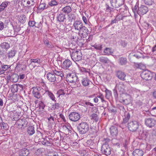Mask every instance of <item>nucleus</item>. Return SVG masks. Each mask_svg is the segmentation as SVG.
<instances>
[{"label":"nucleus","mask_w":156,"mask_h":156,"mask_svg":"<svg viewBox=\"0 0 156 156\" xmlns=\"http://www.w3.org/2000/svg\"><path fill=\"white\" fill-rule=\"evenodd\" d=\"M148 11V9L147 7L144 5H141L138 7V14L139 15H143L145 14Z\"/></svg>","instance_id":"obj_15"},{"label":"nucleus","mask_w":156,"mask_h":156,"mask_svg":"<svg viewBox=\"0 0 156 156\" xmlns=\"http://www.w3.org/2000/svg\"><path fill=\"white\" fill-rule=\"evenodd\" d=\"M110 132L111 135L113 136H116L118 133L117 128L114 126H112L110 128Z\"/></svg>","instance_id":"obj_25"},{"label":"nucleus","mask_w":156,"mask_h":156,"mask_svg":"<svg viewBox=\"0 0 156 156\" xmlns=\"http://www.w3.org/2000/svg\"><path fill=\"white\" fill-rule=\"evenodd\" d=\"M66 15L63 13H61L57 16V20L59 22H63L64 20L66 19Z\"/></svg>","instance_id":"obj_24"},{"label":"nucleus","mask_w":156,"mask_h":156,"mask_svg":"<svg viewBox=\"0 0 156 156\" xmlns=\"http://www.w3.org/2000/svg\"><path fill=\"white\" fill-rule=\"evenodd\" d=\"M52 72L55 75L60 76L61 78L64 77V73L60 69L57 68L52 69Z\"/></svg>","instance_id":"obj_17"},{"label":"nucleus","mask_w":156,"mask_h":156,"mask_svg":"<svg viewBox=\"0 0 156 156\" xmlns=\"http://www.w3.org/2000/svg\"><path fill=\"white\" fill-rule=\"evenodd\" d=\"M104 52L105 53V55H109L112 53V52L111 51L110 48H106L104 51Z\"/></svg>","instance_id":"obj_39"},{"label":"nucleus","mask_w":156,"mask_h":156,"mask_svg":"<svg viewBox=\"0 0 156 156\" xmlns=\"http://www.w3.org/2000/svg\"><path fill=\"white\" fill-rule=\"evenodd\" d=\"M29 154V150L24 148L20 150L19 152V156H27Z\"/></svg>","instance_id":"obj_20"},{"label":"nucleus","mask_w":156,"mask_h":156,"mask_svg":"<svg viewBox=\"0 0 156 156\" xmlns=\"http://www.w3.org/2000/svg\"><path fill=\"white\" fill-rule=\"evenodd\" d=\"M145 3L148 5H152L154 3L153 0H144Z\"/></svg>","instance_id":"obj_49"},{"label":"nucleus","mask_w":156,"mask_h":156,"mask_svg":"<svg viewBox=\"0 0 156 156\" xmlns=\"http://www.w3.org/2000/svg\"><path fill=\"white\" fill-rule=\"evenodd\" d=\"M116 76L120 80H125L126 75L124 72L121 71H119L117 72Z\"/></svg>","instance_id":"obj_22"},{"label":"nucleus","mask_w":156,"mask_h":156,"mask_svg":"<svg viewBox=\"0 0 156 156\" xmlns=\"http://www.w3.org/2000/svg\"><path fill=\"white\" fill-rule=\"evenodd\" d=\"M155 121L151 118L147 119L145 120L146 125L150 127L154 126L155 125Z\"/></svg>","instance_id":"obj_19"},{"label":"nucleus","mask_w":156,"mask_h":156,"mask_svg":"<svg viewBox=\"0 0 156 156\" xmlns=\"http://www.w3.org/2000/svg\"><path fill=\"white\" fill-rule=\"evenodd\" d=\"M112 6L113 7L118 8L124 4V0H110Z\"/></svg>","instance_id":"obj_10"},{"label":"nucleus","mask_w":156,"mask_h":156,"mask_svg":"<svg viewBox=\"0 0 156 156\" xmlns=\"http://www.w3.org/2000/svg\"><path fill=\"white\" fill-rule=\"evenodd\" d=\"M138 7V5L136 4L134 7H132V8L133 11L135 15L136 14H138V9L137 10Z\"/></svg>","instance_id":"obj_40"},{"label":"nucleus","mask_w":156,"mask_h":156,"mask_svg":"<svg viewBox=\"0 0 156 156\" xmlns=\"http://www.w3.org/2000/svg\"><path fill=\"white\" fill-rule=\"evenodd\" d=\"M36 23L34 21H30L28 22V25L30 27H33L35 25Z\"/></svg>","instance_id":"obj_51"},{"label":"nucleus","mask_w":156,"mask_h":156,"mask_svg":"<svg viewBox=\"0 0 156 156\" xmlns=\"http://www.w3.org/2000/svg\"><path fill=\"white\" fill-rule=\"evenodd\" d=\"M49 123L50 124H52L54 122V118L52 116H51L50 118H48Z\"/></svg>","instance_id":"obj_53"},{"label":"nucleus","mask_w":156,"mask_h":156,"mask_svg":"<svg viewBox=\"0 0 156 156\" xmlns=\"http://www.w3.org/2000/svg\"><path fill=\"white\" fill-rule=\"evenodd\" d=\"M19 128H24L26 127L27 122L25 119H19L16 122Z\"/></svg>","instance_id":"obj_11"},{"label":"nucleus","mask_w":156,"mask_h":156,"mask_svg":"<svg viewBox=\"0 0 156 156\" xmlns=\"http://www.w3.org/2000/svg\"><path fill=\"white\" fill-rule=\"evenodd\" d=\"M81 81L82 84L84 87L88 86L90 82L88 78L87 77L83 78Z\"/></svg>","instance_id":"obj_28"},{"label":"nucleus","mask_w":156,"mask_h":156,"mask_svg":"<svg viewBox=\"0 0 156 156\" xmlns=\"http://www.w3.org/2000/svg\"><path fill=\"white\" fill-rule=\"evenodd\" d=\"M139 127L138 122L134 121L130 122L128 124V127L130 131L135 132L136 131Z\"/></svg>","instance_id":"obj_5"},{"label":"nucleus","mask_w":156,"mask_h":156,"mask_svg":"<svg viewBox=\"0 0 156 156\" xmlns=\"http://www.w3.org/2000/svg\"><path fill=\"white\" fill-rule=\"evenodd\" d=\"M27 133L30 135H32L35 133L34 127L32 126H29L28 128Z\"/></svg>","instance_id":"obj_34"},{"label":"nucleus","mask_w":156,"mask_h":156,"mask_svg":"<svg viewBox=\"0 0 156 156\" xmlns=\"http://www.w3.org/2000/svg\"><path fill=\"white\" fill-rule=\"evenodd\" d=\"M13 88L14 89V90L16 92H17L18 90V86L16 85H14L13 86Z\"/></svg>","instance_id":"obj_64"},{"label":"nucleus","mask_w":156,"mask_h":156,"mask_svg":"<svg viewBox=\"0 0 156 156\" xmlns=\"http://www.w3.org/2000/svg\"><path fill=\"white\" fill-rule=\"evenodd\" d=\"M91 119L93 120L96 122H97L99 119V118L98 116V115L96 114H93L91 116Z\"/></svg>","instance_id":"obj_38"},{"label":"nucleus","mask_w":156,"mask_h":156,"mask_svg":"<svg viewBox=\"0 0 156 156\" xmlns=\"http://www.w3.org/2000/svg\"><path fill=\"white\" fill-rule=\"evenodd\" d=\"M1 67L2 70L5 71L9 68V66L8 65H2Z\"/></svg>","instance_id":"obj_54"},{"label":"nucleus","mask_w":156,"mask_h":156,"mask_svg":"<svg viewBox=\"0 0 156 156\" xmlns=\"http://www.w3.org/2000/svg\"><path fill=\"white\" fill-rule=\"evenodd\" d=\"M60 2L63 4H71L72 2V0H60Z\"/></svg>","instance_id":"obj_43"},{"label":"nucleus","mask_w":156,"mask_h":156,"mask_svg":"<svg viewBox=\"0 0 156 156\" xmlns=\"http://www.w3.org/2000/svg\"><path fill=\"white\" fill-rule=\"evenodd\" d=\"M108 110L112 112L115 113L116 112V110L114 109L113 108H109Z\"/></svg>","instance_id":"obj_63"},{"label":"nucleus","mask_w":156,"mask_h":156,"mask_svg":"<svg viewBox=\"0 0 156 156\" xmlns=\"http://www.w3.org/2000/svg\"><path fill=\"white\" fill-rule=\"evenodd\" d=\"M105 92L106 93L105 97L107 99H109L112 96V92L111 91L106 89Z\"/></svg>","instance_id":"obj_37"},{"label":"nucleus","mask_w":156,"mask_h":156,"mask_svg":"<svg viewBox=\"0 0 156 156\" xmlns=\"http://www.w3.org/2000/svg\"><path fill=\"white\" fill-rule=\"evenodd\" d=\"M101 151L104 154L107 155L111 153V149L109 145L107 144H104L101 147Z\"/></svg>","instance_id":"obj_13"},{"label":"nucleus","mask_w":156,"mask_h":156,"mask_svg":"<svg viewBox=\"0 0 156 156\" xmlns=\"http://www.w3.org/2000/svg\"><path fill=\"white\" fill-rule=\"evenodd\" d=\"M43 85H42L43 87L44 85L43 84ZM43 88H43H41V87H34L32 88V93L34 96L37 98H39L41 97V94L40 93L39 91L41 90Z\"/></svg>","instance_id":"obj_7"},{"label":"nucleus","mask_w":156,"mask_h":156,"mask_svg":"<svg viewBox=\"0 0 156 156\" xmlns=\"http://www.w3.org/2000/svg\"><path fill=\"white\" fill-rule=\"evenodd\" d=\"M120 45L123 47H125L127 45V42L121 40L119 41Z\"/></svg>","instance_id":"obj_48"},{"label":"nucleus","mask_w":156,"mask_h":156,"mask_svg":"<svg viewBox=\"0 0 156 156\" xmlns=\"http://www.w3.org/2000/svg\"><path fill=\"white\" fill-rule=\"evenodd\" d=\"M68 17L70 19V20L73 19L74 18V15L72 13H70L68 15Z\"/></svg>","instance_id":"obj_59"},{"label":"nucleus","mask_w":156,"mask_h":156,"mask_svg":"<svg viewBox=\"0 0 156 156\" xmlns=\"http://www.w3.org/2000/svg\"><path fill=\"white\" fill-rule=\"evenodd\" d=\"M62 129L64 133H69V131L71 130V127L69 124H66L65 125L63 126Z\"/></svg>","instance_id":"obj_26"},{"label":"nucleus","mask_w":156,"mask_h":156,"mask_svg":"<svg viewBox=\"0 0 156 156\" xmlns=\"http://www.w3.org/2000/svg\"><path fill=\"white\" fill-rule=\"evenodd\" d=\"M84 103H83V106H84V107H88V106H93V104L90 102H84Z\"/></svg>","instance_id":"obj_52"},{"label":"nucleus","mask_w":156,"mask_h":156,"mask_svg":"<svg viewBox=\"0 0 156 156\" xmlns=\"http://www.w3.org/2000/svg\"><path fill=\"white\" fill-rule=\"evenodd\" d=\"M9 2L8 1H5L3 2L0 5V12L4 11L5 8L8 5Z\"/></svg>","instance_id":"obj_27"},{"label":"nucleus","mask_w":156,"mask_h":156,"mask_svg":"<svg viewBox=\"0 0 156 156\" xmlns=\"http://www.w3.org/2000/svg\"><path fill=\"white\" fill-rule=\"evenodd\" d=\"M58 4V2L55 0H52L50 3V5L52 6L56 5Z\"/></svg>","instance_id":"obj_46"},{"label":"nucleus","mask_w":156,"mask_h":156,"mask_svg":"<svg viewBox=\"0 0 156 156\" xmlns=\"http://www.w3.org/2000/svg\"><path fill=\"white\" fill-rule=\"evenodd\" d=\"M38 23L37 26H35V27L38 28H40L42 26V23L41 22H40L39 23H37V24Z\"/></svg>","instance_id":"obj_61"},{"label":"nucleus","mask_w":156,"mask_h":156,"mask_svg":"<svg viewBox=\"0 0 156 156\" xmlns=\"http://www.w3.org/2000/svg\"><path fill=\"white\" fill-rule=\"evenodd\" d=\"M97 97L100 98L102 102L104 101V96L102 94H100L97 96Z\"/></svg>","instance_id":"obj_60"},{"label":"nucleus","mask_w":156,"mask_h":156,"mask_svg":"<svg viewBox=\"0 0 156 156\" xmlns=\"http://www.w3.org/2000/svg\"><path fill=\"white\" fill-rule=\"evenodd\" d=\"M46 77L48 81L50 82H54L56 80V77L52 71L46 74Z\"/></svg>","instance_id":"obj_16"},{"label":"nucleus","mask_w":156,"mask_h":156,"mask_svg":"<svg viewBox=\"0 0 156 156\" xmlns=\"http://www.w3.org/2000/svg\"><path fill=\"white\" fill-rule=\"evenodd\" d=\"M78 128L80 133L84 134L88 131L89 126L86 122H82L79 124Z\"/></svg>","instance_id":"obj_2"},{"label":"nucleus","mask_w":156,"mask_h":156,"mask_svg":"<svg viewBox=\"0 0 156 156\" xmlns=\"http://www.w3.org/2000/svg\"><path fill=\"white\" fill-rule=\"evenodd\" d=\"M144 154V152L140 149H136L134 151L133 153V156H143Z\"/></svg>","instance_id":"obj_23"},{"label":"nucleus","mask_w":156,"mask_h":156,"mask_svg":"<svg viewBox=\"0 0 156 156\" xmlns=\"http://www.w3.org/2000/svg\"><path fill=\"white\" fill-rule=\"evenodd\" d=\"M45 5L44 3L40 4L39 6L38 7V9L40 11H43L45 8Z\"/></svg>","instance_id":"obj_41"},{"label":"nucleus","mask_w":156,"mask_h":156,"mask_svg":"<svg viewBox=\"0 0 156 156\" xmlns=\"http://www.w3.org/2000/svg\"><path fill=\"white\" fill-rule=\"evenodd\" d=\"M4 23L1 21H0V30H2L4 29Z\"/></svg>","instance_id":"obj_58"},{"label":"nucleus","mask_w":156,"mask_h":156,"mask_svg":"<svg viewBox=\"0 0 156 156\" xmlns=\"http://www.w3.org/2000/svg\"><path fill=\"white\" fill-rule=\"evenodd\" d=\"M69 118L72 121L76 122L80 119V115L77 112H72L69 114Z\"/></svg>","instance_id":"obj_8"},{"label":"nucleus","mask_w":156,"mask_h":156,"mask_svg":"<svg viewBox=\"0 0 156 156\" xmlns=\"http://www.w3.org/2000/svg\"><path fill=\"white\" fill-rule=\"evenodd\" d=\"M73 27L76 30L78 31V34L81 38L86 37L89 34V31L87 27L83 25L80 21L76 20L74 22Z\"/></svg>","instance_id":"obj_1"},{"label":"nucleus","mask_w":156,"mask_h":156,"mask_svg":"<svg viewBox=\"0 0 156 156\" xmlns=\"http://www.w3.org/2000/svg\"><path fill=\"white\" fill-rule=\"evenodd\" d=\"M12 78L13 79V81L14 82H16L18 80L19 76L17 74L13 75Z\"/></svg>","instance_id":"obj_42"},{"label":"nucleus","mask_w":156,"mask_h":156,"mask_svg":"<svg viewBox=\"0 0 156 156\" xmlns=\"http://www.w3.org/2000/svg\"><path fill=\"white\" fill-rule=\"evenodd\" d=\"M78 77L74 73H69L66 76V81L70 83H75L77 80Z\"/></svg>","instance_id":"obj_6"},{"label":"nucleus","mask_w":156,"mask_h":156,"mask_svg":"<svg viewBox=\"0 0 156 156\" xmlns=\"http://www.w3.org/2000/svg\"><path fill=\"white\" fill-rule=\"evenodd\" d=\"M43 84L44 85L43 86V90L44 91V94L48 95L50 99L54 101L55 102L56 100L55 95L51 91L49 90L48 87L46 86L45 83H43Z\"/></svg>","instance_id":"obj_4"},{"label":"nucleus","mask_w":156,"mask_h":156,"mask_svg":"<svg viewBox=\"0 0 156 156\" xmlns=\"http://www.w3.org/2000/svg\"><path fill=\"white\" fill-rule=\"evenodd\" d=\"M125 98L122 100V102L125 105L129 104L131 103L132 100L131 96L129 95L126 94L125 95ZM120 101L122 102V101Z\"/></svg>","instance_id":"obj_18"},{"label":"nucleus","mask_w":156,"mask_h":156,"mask_svg":"<svg viewBox=\"0 0 156 156\" xmlns=\"http://www.w3.org/2000/svg\"><path fill=\"white\" fill-rule=\"evenodd\" d=\"M65 93L64 92V91L62 90H59L57 93V94H58V97H59L61 95H64Z\"/></svg>","instance_id":"obj_50"},{"label":"nucleus","mask_w":156,"mask_h":156,"mask_svg":"<svg viewBox=\"0 0 156 156\" xmlns=\"http://www.w3.org/2000/svg\"><path fill=\"white\" fill-rule=\"evenodd\" d=\"M1 48L3 49L7 50L10 47L9 44L6 42H4L0 44Z\"/></svg>","instance_id":"obj_32"},{"label":"nucleus","mask_w":156,"mask_h":156,"mask_svg":"<svg viewBox=\"0 0 156 156\" xmlns=\"http://www.w3.org/2000/svg\"><path fill=\"white\" fill-rule=\"evenodd\" d=\"M71 56L74 61H79L81 59L82 54L80 51H74L71 54Z\"/></svg>","instance_id":"obj_3"},{"label":"nucleus","mask_w":156,"mask_h":156,"mask_svg":"<svg viewBox=\"0 0 156 156\" xmlns=\"http://www.w3.org/2000/svg\"><path fill=\"white\" fill-rule=\"evenodd\" d=\"M127 62V59L126 58L121 57L119 59V63L121 66L126 65Z\"/></svg>","instance_id":"obj_30"},{"label":"nucleus","mask_w":156,"mask_h":156,"mask_svg":"<svg viewBox=\"0 0 156 156\" xmlns=\"http://www.w3.org/2000/svg\"><path fill=\"white\" fill-rule=\"evenodd\" d=\"M31 7L30 6H28L27 8H26L25 9V12L26 13H29L30 14L31 13Z\"/></svg>","instance_id":"obj_55"},{"label":"nucleus","mask_w":156,"mask_h":156,"mask_svg":"<svg viewBox=\"0 0 156 156\" xmlns=\"http://www.w3.org/2000/svg\"><path fill=\"white\" fill-rule=\"evenodd\" d=\"M80 71L82 72H87L88 73L89 72L87 71V69L83 67H80Z\"/></svg>","instance_id":"obj_57"},{"label":"nucleus","mask_w":156,"mask_h":156,"mask_svg":"<svg viewBox=\"0 0 156 156\" xmlns=\"http://www.w3.org/2000/svg\"><path fill=\"white\" fill-rule=\"evenodd\" d=\"M62 11L66 14H68L70 13L72 11L71 8L68 6H67L62 9Z\"/></svg>","instance_id":"obj_29"},{"label":"nucleus","mask_w":156,"mask_h":156,"mask_svg":"<svg viewBox=\"0 0 156 156\" xmlns=\"http://www.w3.org/2000/svg\"><path fill=\"white\" fill-rule=\"evenodd\" d=\"M120 113L122 114V112H124L125 116L123 118V122L124 123H127L129 120L130 118V114L129 113L127 112L125 109V108H122L120 109Z\"/></svg>","instance_id":"obj_14"},{"label":"nucleus","mask_w":156,"mask_h":156,"mask_svg":"<svg viewBox=\"0 0 156 156\" xmlns=\"http://www.w3.org/2000/svg\"><path fill=\"white\" fill-rule=\"evenodd\" d=\"M72 65V63L69 60L66 59L63 62L62 66L63 69H68Z\"/></svg>","instance_id":"obj_21"},{"label":"nucleus","mask_w":156,"mask_h":156,"mask_svg":"<svg viewBox=\"0 0 156 156\" xmlns=\"http://www.w3.org/2000/svg\"><path fill=\"white\" fill-rule=\"evenodd\" d=\"M10 117L12 120L13 121H17L20 117V112H17L16 110L13 111H11L10 112Z\"/></svg>","instance_id":"obj_9"},{"label":"nucleus","mask_w":156,"mask_h":156,"mask_svg":"<svg viewBox=\"0 0 156 156\" xmlns=\"http://www.w3.org/2000/svg\"><path fill=\"white\" fill-rule=\"evenodd\" d=\"M31 64L33 62L34 63H37L38 64H40L42 62V61L39 58L31 59L30 60Z\"/></svg>","instance_id":"obj_36"},{"label":"nucleus","mask_w":156,"mask_h":156,"mask_svg":"<svg viewBox=\"0 0 156 156\" xmlns=\"http://www.w3.org/2000/svg\"><path fill=\"white\" fill-rule=\"evenodd\" d=\"M2 128L4 129H7L8 128V124L6 123L3 122L1 126Z\"/></svg>","instance_id":"obj_45"},{"label":"nucleus","mask_w":156,"mask_h":156,"mask_svg":"<svg viewBox=\"0 0 156 156\" xmlns=\"http://www.w3.org/2000/svg\"><path fill=\"white\" fill-rule=\"evenodd\" d=\"M28 0H22V3L23 5L25 6H27L28 5H29V3L27 2Z\"/></svg>","instance_id":"obj_56"},{"label":"nucleus","mask_w":156,"mask_h":156,"mask_svg":"<svg viewBox=\"0 0 156 156\" xmlns=\"http://www.w3.org/2000/svg\"><path fill=\"white\" fill-rule=\"evenodd\" d=\"M82 20L83 22L85 24H87V20L86 17L84 16H83L82 17Z\"/></svg>","instance_id":"obj_62"},{"label":"nucleus","mask_w":156,"mask_h":156,"mask_svg":"<svg viewBox=\"0 0 156 156\" xmlns=\"http://www.w3.org/2000/svg\"><path fill=\"white\" fill-rule=\"evenodd\" d=\"M99 61L104 63H108L109 61L108 59L107 58L103 56L100 57Z\"/></svg>","instance_id":"obj_35"},{"label":"nucleus","mask_w":156,"mask_h":156,"mask_svg":"<svg viewBox=\"0 0 156 156\" xmlns=\"http://www.w3.org/2000/svg\"><path fill=\"white\" fill-rule=\"evenodd\" d=\"M93 46L96 50H101L102 49L101 45L94 44Z\"/></svg>","instance_id":"obj_47"},{"label":"nucleus","mask_w":156,"mask_h":156,"mask_svg":"<svg viewBox=\"0 0 156 156\" xmlns=\"http://www.w3.org/2000/svg\"><path fill=\"white\" fill-rule=\"evenodd\" d=\"M18 20L22 23H24L26 21L27 18L24 15H20L18 16Z\"/></svg>","instance_id":"obj_31"},{"label":"nucleus","mask_w":156,"mask_h":156,"mask_svg":"<svg viewBox=\"0 0 156 156\" xmlns=\"http://www.w3.org/2000/svg\"><path fill=\"white\" fill-rule=\"evenodd\" d=\"M16 54L15 50H11L9 51L7 54V56L9 58H12L15 56Z\"/></svg>","instance_id":"obj_33"},{"label":"nucleus","mask_w":156,"mask_h":156,"mask_svg":"<svg viewBox=\"0 0 156 156\" xmlns=\"http://www.w3.org/2000/svg\"><path fill=\"white\" fill-rule=\"evenodd\" d=\"M142 78L145 80H149L151 79L152 76L151 73L148 71H144L141 74Z\"/></svg>","instance_id":"obj_12"},{"label":"nucleus","mask_w":156,"mask_h":156,"mask_svg":"<svg viewBox=\"0 0 156 156\" xmlns=\"http://www.w3.org/2000/svg\"><path fill=\"white\" fill-rule=\"evenodd\" d=\"M118 89L121 91H123L124 90V85L122 84H119L117 86Z\"/></svg>","instance_id":"obj_44"}]
</instances>
